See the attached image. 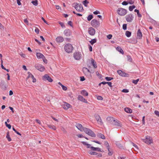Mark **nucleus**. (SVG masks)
I'll list each match as a JSON object with an SVG mask.
<instances>
[{
  "instance_id": "c756f323",
  "label": "nucleus",
  "mask_w": 159,
  "mask_h": 159,
  "mask_svg": "<svg viewBox=\"0 0 159 159\" xmlns=\"http://www.w3.org/2000/svg\"><path fill=\"white\" fill-rule=\"evenodd\" d=\"M48 127L50 129H51L54 130H56V128L55 126L53 125H48Z\"/></svg>"
},
{
  "instance_id": "ddd939ff",
  "label": "nucleus",
  "mask_w": 159,
  "mask_h": 159,
  "mask_svg": "<svg viewBox=\"0 0 159 159\" xmlns=\"http://www.w3.org/2000/svg\"><path fill=\"white\" fill-rule=\"evenodd\" d=\"M44 80H48L49 82H52V79L47 74L45 75L43 78Z\"/></svg>"
},
{
  "instance_id": "393cba45",
  "label": "nucleus",
  "mask_w": 159,
  "mask_h": 159,
  "mask_svg": "<svg viewBox=\"0 0 159 159\" xmlns=\"http://www.w3.org/2000/svg\"><path fill=\"white\" fill-rule=\"evenodd\" d=\"M37 57L39 58H45L44 55L40 53L37 52L36 53Z\"/></svg>"
},
{
  "instance_id": "72a5a7b5",
  "label": "nucleus",
  "mask_w": 159,
  "mask_h": 159,
  "mask_svg": "<svg viewBox=\"0 0 159 159\" xmlns=\"http://www.w3.org/2000/svg\"><path fill=\"white\" fill-rule=\"evenodd\" d=\"M88 152L90 155H96L98 154V153L92 151H89Z\"/></svg>"
},
{
  "instance_id": "a211bd4d",
  "label": "nucleus",
  "mask_w": 159,
  "mask_h": 159,
  "mask_svg": "<svg viewBox=\"0 0 159 159\" xmlns=\"http://www.w3.org/2000/svg\"><path fill=\"white\" fill-rule=\"evenodd\" d=\"M64 33L65 35L66 36H69L71 35V32L70 30L68 29L65 30Z\"/></svg>"
},
{
  "instance_id": "6ab92c4d",
  "label": "nucleus",
  "mask_w": 159,
  "mask_h": 159,
  "mask_svg": "<svg viewBox=\"0 0 159 159\" xmlns=\"http://www.w3.org/2000/svg\"><path fill=\"white\" fill-rule=\"evenodd\" d=\"M114 118L111 117H108L107 118V120L111 124H112V123L114 121Z\"/></svg>"
},
{
  "instance_id": "aec40b11",
  "label": "nucleus",
  "mask_w": 159,
  "mask_h": 159,
  "mask_svg": "<svg viewBox=\"0 0 159 159\" xmlns=\"http://www.w3.org/2000/svg\"><path fill=\"white\" fill-rule=\"evenodd\" d=\"M142 37V34L141 31L140 29H139L137 32V39H140Z\"/></svg>"
},
{
  "instance_id": "423d86ee",
  "label": "nucleus",
  "mask_w": 159,
  "mask_h": 159,
  "mask_svg": "<svg viewBox=\"0 0 159 159\" xmlns=\"http://www.w3.org/2000/svg\"><path fill=\"white\" fill-rule=\"evenodd\" d=\"M118 14L120 16H124L127 13V10L122 8H119L117 10Z\"/></svg>"
},
{
  "instance_id": "9d476101",
  "label": "nucleus",
  "mask_w": 159,
  "mask_h": 159,
  "mask_svg": "<svg viewBox=\"0 0 159 159\" xmlns=\"http://www.w3.org/2000/svg\"><path fill=\"white\" fill-rule=\"evenodd\" d=\"M95 118L97 121L98 123L100 125H102L103 124V122L102 121V120L100 116L98 115H95Z\"/></svg>"
},
{
  "instance_id": "603ef678",
  "label": "nucleus",
  "mask_w": 159,
  "mask_h": 159,
  "mask_svg": "<svg viewBox=\"0 0 159 159\" xmlns=\"http://www.w3.org/2000/svg\"><path fill=\"white\" fill-rule=\"evenodd\" d=\"M145 116H143V118H142V123H143V125H145Z\"/></svg>"
},
{
  "instance_id": "2f4dec72",
  "label": "nucleus",
  "mask_w": 159,
  "mask_h": 159,
  "mask_svg": "<svg viewBox=\"0 0 159 159\" xmlns=\"http://www.w3.org/2000/svg\"><path fill=\"white\" fill-rule=\"evenodd\" d=\"M91 63H92V65H93V66L94 67V68H96L97 67V66L96 64V62H95V61L93 59H92L91 60Z\"/></svg>"
},
{
  "instance_id": "c9c22d12",
  "label": "nucleus",
  "mask_w": 159,
  "mask_h": 159,
  "mask_svg": "<svg viewBox=\"0 0 159 159\" xmlns=\"http://www.w3.org/2000/svg\"><path fill=\"white\" fill-rule=\"evenodd\" d=\"M134 11L135 12H136L138 15V16L139 17H142L141 15L139 13V11L137 9H135Z\"/></svg>"
},
{
  "instance_id": "de8ad7c7",
  "label": "nucleus",
  "mask_w": 159,
  "mask_h": 159,
  "mask_svg": "<svg viewBox=\"0 0 159 159\" xmlns=\"http://www.w3.org/2000/svg\"><path fill=\"white\" fill-rule=\"evenodd\" d=\"M131 143L133 145V146L135 148L136 150H135L136 151V150H138L139 148L138 146L132 142Z\"/></svg>"
},
{
  "instance_id": "338daca9",
  "label": "nucleus",
  "mask_w": 159,
  "mask_h": 159,
  "mask_svg": "<svg viewBox=\"0 0 159 159\" xmlns=\"http://www.w3.org/2000/svg\"><path fill=\"white\" fill-rule=\"evenodd\" d=\"M35 41L37 42L39 45L41 44V42H40L38 40L36 39H35Z\"/></svg>"
},
{
  "instance_id": "f3484780",
  "label": "nucleus",
  "mask_w": 159,
  "mask_h": 159,
  "mask_svg": "<svg viewBox=\"0 0 159 159\" xmlns=\"http://www.w3.org/2000/svg\"><path fill=\"white\" fill-rule=\"evenodd\" d=\"M112 125L119 127H121L122 126V124L120 122L115 120L112 123Z\"/></svg>"
},
{
  "instance_id": "20e7f679",
  "label": "nucleus",
  "mask_w": 159,
  "mask_h": 159,
  "mask_svg": "<svg viewBox=\"0 0 159 159\" xmlns=\"http://www.w3.org/2000/svg\"><path fill=\"white\" fill-rule=\"evenodd\" d=\"M75 5L73 6V7L77 11L81 12L83 10V6L81 4L76 3H73V5Z\"/></svg>"
},
{
  "instance_id": "dca6fc26",
  "label": "nucleus",
  "mask_w": 159,
  "mask_h": 159,
  "mask_svg": "<svg viewBox=\"0 0 159 159\" xmlns=\"http://www.w3.org/2000/svg\"><path fill=\"white\" fill-rule=\"evenodd\" d=\"M28 75L27 77V79L30 78L32 79V81L34 83L36 82V79L34 78V76L31 73L29 72H28Z\"/></svg>"
},
{
  "instance_id": "e2e57ef3",
  "label": "nucleus",
  "mask_w": 159,
  "mask_h": 159,
  "mask_svg": "<svg viewBox=\"0 0 159 159\" xmlns=\"http://www.w3.org/2000/svg\"><path fill=\"white\" fill-rule=\"evenodd\" d=\"M80 81H83L85 80V79L84 76H81L80 77Z\"/></svg>"
},
{
  "instance_id": "3c124183",
  "label": "nucleus",
  "mask_w": 159,
  "mask_h": 159,
  "mask_svg": "<svg viewBox=\"0 0 159 159\" xmlns=\"http://www.w3.org/2000/svg\"><path fill=\"white\" fill-rule=\"evenodd\" d=\"M13 130L15 132V133H16L17 134L21 135V134L20 133L17 131L15 129H14L13 127L12 128Z\"/></svg>"
},
{
  "instance_id": "bf43d9fd",
  "label": "nucleus",
  "mask_w": 159,
  "mask_h": 159,
  "mask_svg": "<svg viewBox=\"0 0 159 159\" xmlns=\"http://www.w3.org/2000/svg\"><path fill=\"white\" fill-rule=\"evenodd\" d=\"M122 92L124 93H127L129 92V90L127 89H123Z\"/></svg>"
},
{
  "instance_id": "cd10ccee",
  "label": "nucleus",
  "mask_w": 159,
  "mask_h": 159,
  "mask_svg": "<svg viewBox=\"0 0 159 159\" xmlns=\"http://www.w3.org/2000/svg\"><path fill=\"white\" fill-rule=\"evenodd\" d=\"M81 94L84 96H87L88 95V93L84 90H82L81 92Z\"/></svg>"
},
{
  "instance_id": "6e6d98bb",
  "label": "nucleus",
  "mask_w": 159,
  "mask_h": 159,
  "mask_svg": "<svg viewBox=\"0 0 159 159\" xmlns=\"http://www.w3.org/2000/svg\"><path fill=\"white\" fill-rule=\"evenodd\" d=\"M112 35L111 34H110L107 35V37L108 39H110L112 37Z\"/></svg>"
},
{
  "instance_id": "0eeeda50",
  "label": "nucleus",
  "mask_w": 159,
  "mask_h": 159,
  "mask_svg": "<svg viewBox=\"0 0 159 159\" xmlns=\"http://www.w3.org/2000/svg\"><path fill=\"white\" fill-rule=\"evenodd\" d=\"M91 24L92 26L94 27L99 26L100 25V23L96 19L93 20L91 22Z\"/></svg>"
},
{
  "instance_id": "680f3d73",
  "label": "nucleus",
  "mask_w": 159,
  "mask_h": 159,
  "mask_svg": "<svg viewBox=\"0 0 159 159\" xmlns=\"http://www.w3.org/2000/svg\"><path fill=\"white\" fill-rule=\"evenodd\" d=\"M107 84L110 87H112V83L111 82H107Z\"/></svg>"
},
{
  "instance_id": "a18cd8bd",
  "label": "nucleus",
  "mask_w": 159,
  "mask_h": 159,
  "mask_svg": "<svg viewBox=\"0 0 159 159\" xmlns=\"http://www.w3.org/2000/svg\"><path fill=\"white\" fill-rule=\"evenodd\" d=\"M59 23L61 25V27L62 28H65V25H64L63 23L61 22H59Z\"/></svg>"
},
{
  "instance_id": "0e129e2a",
  "label": "nucleus",
  "mask_w": 159,
  "mask_h": 159,
  "mask_svg": "<svg viewBox=\"0 0 159 159\" xmlns=\"http://www.w3.org/2000/svg\"><path fill=\"white\" fill-rule=\"evenodd\" d=\"M68 24L71 26H72V22L71 21H69L68 22Z\"/></svg>"
},
{
  "instance_id": "f257e3e1",
  "label": "nucleus",
  "mask_w": 159,
  "mask_h": 159,
  "mask_svg": "<svg viewBox=\"0 0 159 159\" xmlns=\"http://www.w3.org/2000/svg\"><path fill=\"white\" fill-rule=\"evenodd\" d=\"M76 126L78 129L81 131H84L86 134L89 136L93 137H96V135L93 131L89 129L83 127L81 124L79 123L76 124Z\"/></svg>"
},
{
  "instance_id": "bb28decb",
  "label": "nucleus",
  "mask_w": 159,
  "mask_h": 159,
  "mask_svg": "<svg viewBox=\"0 0 159 159\" xmlns=\"http://www.w3.org/2000/svg\"><path fill=\"white\" fill-rule=\"evenodd\" d=\"M116 50L120 53L122 54H124V52L122 48L120 47H117L116 48Z\"/></svg>"
},
{
  "instance_id": "8fccbe9b",
  "label": "nucleus",
  "mask_w": 159,
  "mask_h": 159,
  "mask_svg": "<svg viewBox=\"0 0 159 159\" xmlns=\"http://www.w3.org/2000/svg\"><path fill=\"white\" fill-rule=\"evenodd\" d=\"M154 113L156 116L159 117V111H154Z\"/></svg>"
},
{
  "instance_id": "c85d7f7f",
  "label": "nucleus",
  "mask_w": 159,
  "mask_h": 159,
  "mask_svg": "<svg viewBox=\"0 0 159 159\" xmlns=\"http://www.w3.org/2000/svg\"><path fill=\"white\" fill-rule=\"evenodd\" d=\"M98 136L99 138H101L103 139H105V137L104 135L101 133L98 134Z\"/></svg>"
},
{
  "instance_id": "b1692460",
  "label": "nucleus",
  "mask_w": 159,
  "mask_h": 159,
  "mask_svg": "<svg viewBox=\"0 0 159 159\" xmlns=\"http://www.w3.org/2000/svg\"><path fill=\"white\" fill-rule=\"evenodd\" d=\"M0 85L2 89L4 90H6L7 87V86L5 84V82L4 81H1L0 84Z\"/></svg>"
},
{
  "instance_id": "6e6552de",
  "label": "nucleus",
  "mask_w": 159,
  "mask_h": 159,
  "mask_svg": "<svg viewBox=\"0 0 159 159\" xmlns=\"http://www.w3.org/2000/svg\"><path fill=\"white\" fill-rule=\"evenodd\" d=\"M34 67L36 69L40 71H43L45 69L44 67L40 64H35Z\"/></svg>"
},
{
  "instance_id": "7ed1b4c3",
  "label": "nucleus",
  "mask_w": 159,
  "mask_h": 159,
  "mask_svg": "<svg viewBox=\"0 0 159 159\" xmlns=\"http://www.w3.org/2000/svg\"><path fill=\"white\" fill-rule=\"evenodd\" d=\"M64 49L66 52L70 53L72 52L73 49V47L71 44L68 43L65 45L64 46Z\"/></svg>"
},
{
  "instance_id": "4d7b16f0",
  "label": "nucleus",
  "mask_w": 159,
  "mask_h": 159,
  "mask_svg": "<svg viewBox=\"0 0 159 159\" xmlns=\"http://www.w3.org/2000/svg\"><path fill=\"white\" fill-rule=\"evenodd\" d=\"M93 13L94 14L97 15L98 14H100V12L99 11H94Z\"/></svg>"
},
{
  "instance_id": "a19ab883",
  "label": "nucleus",
  "mask_w": 159,
  "mask_h": 159,
  "mask_svg": "<svg viewBox=\"0 0 159 159\" xmlns=\"http://www.w3.org/2000/svg\"><path fill=\"white\" fill-rule=\"evenodd\" d=\"M135 8V6L134 5H133L132 6H130L129 7V10L130 11H132L133 10V9Z\"/></svg>"
},
{
  "instance_id": "864d4df0",
  "label": "nucleus",
  "mask_w": 159,
  "mask_h": 159,
  "mask_svg": "<svg viewBox=\"0 0 159 159\" xmlns=\"http://www.w3.org/2000/svg\"><path fill=\"white\" fill-rule=\"evenodd\" d=\"M39 29L37 28H36L35 29V32H36L37 34H38L39 33Z\"/></svg>"
},
{
  "instance_id": "4468645a",
  "label": "nucleus",
  "mask_w": 159,
  "mask_h": 159,
  "mask_svg": "<svg viewBox=\"0 0 159 159\" xmlns=\"http://www.w3.org/2000/svg\"><path fill=\"white\" fill-rule=\"evenodd\" d=\"M88 31L89 34L92 36L94 35L95 33V30L93 27L89 28Z\"/></svg>"
},
{
  "instance_id": "4be33fe9",
  "label": "nucleus",
  "mask_w": 159,
  "mask_h": 159,
  "mask_svg": "<svg viewBox=\"0 0 159 159\" xmlns=\"http://www.w3.org/2000/svg\"><path fill=\"white\" fill-rule=\"evenodd\" d=\"M71 106L69 104L65 102L63 105V107L65 110H67Z\"/></svg>"
},
{
  "instance_id": "4c0bfd02",
  "label": "nucleus",
  "mask_w": 159,
  "mask_h": 159,
  "mask_svg": "<svg viewBox=\"0 0 159 159\" xmlns=\"http://www.w3.org/2000/svg\"><path fill=\"white\" fill-rule=\"evenodd\" d=\"M6 138L9 141H11V138L10 137L9 132H8L7 133Z\"/></svg>"
},
{
  "instance_id": "f03ea898",
  "label": "nucleus",
  "mask_w": 159,
  "mask_h": 159,
  "mask_svg": "<svg viewBox=\"0 0 159 159\" xmlns=\"http://www.w3.org/2000/svg\"><path fill=\"white\" fill-rule=\"evenodd\" d=\"M82 143L84 145L87 146V148H90L92 151H97L98 152H101V149L99 148H95L93 147H91V145L88 144L87 143L85 142H82Z\"/></svg>"
},
{
  "instance_id": "473e14b6",
  "label": "nucleus",
  "mask_w": 159,
  "mask_h": 159,
  "mask_svg": "<svg viewBox=\"0 0 159 159\" xmlns=\"http://www.w3.org/2000/svg\"><path fill=\"white\" fill-rule=\"evenodd\" d=\"M116 146L120 148H122L123 147L122 145L120 144V143L118 141L116 142Z\"/></svg>"
},
{
  "instance_id": "9b49d317",
  "label": "nucleus",
  "mask_w": 159,
  "mask_h": 159,
  "mask_svg": "<svg viewBox=\"0 0 159 159\" xmlns=\"http://www.w3.org/2000/svg\"><path fill=\"white\" fill-rule=\"evenodd\" d=\"M125 18L127 22H130L133 20L134 17L132 14H129L126 16Z\"/></svg>"
},
{
  "instance_id": "58836bf2",
  "label": "nucleus",
  "mask_w": 159,
  "mask_h": 159,
  "mask_svg": "<svg viewBox=\"0 0 159 159\" xmlns=\"http://www.w3.org/2000/svg\"><path fill=\"white\" fill-rule=\"evenodd\" d=\"M89 3V2L87 0H85L83 1V4L86 7H87V4Z\"/></svg>"
},
{
  "instance_id": "09e8293b",
  "label": "nucleus",
  "mask_w": 159,
  "mask_h": 159,
  "mask_svg": "<svg viewBox=\"0 0 159 159\" xmlns=\"http://www.w3.org/2000/svg\"><path fill=\"white\" fill-rule=\"evenodd\" d=\"M123 29L124 30H126L127 29V24H124L123 25Z\"/></svg>"
},
{
  "instance_id": "5fc2aeb1",
  "label": "nucleus",
  "mask_w": 159,
  "mask_h": 159,
  "mask_svg": "<svg viewBox=\"0 0 159 159\" xmlns=\"http://www.w3.org/2000/svg\"><path fill=\"white\" fill-rule=\"evenodd\" d=\"M97 99L98 100H102V99H103V98H102V97L101 96H98L97 97Z\"/></svg>"
},
{
  "instance_id": "412c9836",
  "label": "nucleus",
  "mask_w": 159,
  "mask_h": 159,
  "mask_svg": "<svg viewBox=\"0 0 159 159\" xmlns=\"http://www.w3.org/2000/svg\"><path fill=\"white\" fill-rule=\"evenodd\" d=\"M63 40L64 39L63 37L61 36H58L56 39V42L58 43H61L63 41Z\"/></svg>"
},
{
  "instance_id": "a878e982",
  "label": "nucleus",
  "mask_w": 159,
  "mask_h": 159,
  "mask_svg": "<svg viewBox=\"0 0 159 159\" xmlns=\"http://www.w3.org/2000/svg\"><path fill=\"white\" fill-rule=\"evenodd\" d=\"M125 111L126 112L129 113H131L132 112V110L129 107L125 108Z\"/></svg>"
},
{
  "instance_id": "69168bd1",
  "label": "nucleus",
  "mask_w": 159,
  "mask_h": 159,
  "mask_svg": "<svg viewBox=\"0 0 159 159\" xmlns=\"http://www.w3.org/2000/svg\"><path fill=\"white\" fill-rule=\"evenodd\" d=\"M21 0H17V3L18 5H20L21 4L20 1Z\"/></svg>"
},
{
  "instance_id": "f704fd0d",
  "label": "nucleus",
  "mask_w": 159,
  "mask_h": 159,
  "mask_svg": "<svg viewBox=\"0 0 159 159\" xmlns=\"http://www.w3.org/2000/svg\"><path fill=\"white\" fill-rule=\"evenodd\" d=\"M104 145L105 146H106L108 151H109V150L110 149L109 145L107 141L105 142Z\"/></svg>"
},
{
  "instance_id": "37998d69",
  "label": "nucleus",
  "mask_w": 159,
  "mask_h": 159,
  "mask_svg": "<svg viewBox=\"0 0 159 159\" xmlns=\"http://www.w3.org/2000/svg\"><path fill=\"white\" fill-rule=\"evenodd\" d=\"M127 61L129 62H132V59L131 57L129 56H127Z\"/></svg>"
},
{
  "instance_id": "f8f14e48",
  "label": "nucleus",
  "mask_w": 159,
  "mask_h": 159,
  "mask_svg": "<svg viewBox=\"0 0 159 159\" xmlns=\"http://www.w3.org/2000/svg\"><path fill=\"white\" fill-rule=\"evenodd\" d=\"M82 70L84 74L87 76H90L91 75V72L87 68L84 67L83 68Z\"/></svg>"
},
{
  "instance_id": "49530a36",
  "label": "nucleus",
  "mask_w": 159,
  "mask_h": 159,
  "mask_svg": "<svg viewBox=\"0 0 159 159\" xmlns=\"http://www.w3.org/2000/svg\"><path fill=\"white\" fill-rule=\"evenodd\" d=\"M113 78H112V77H107L105 78V79L107 80V81H110V80H111L113 79Z\"/></svg>"
},
{
  "instance_id": "79ce46f5",
  "label": "nucleus",
  "mask_w": 159,
  "mask_h": 159,
  "mask_svg": "<svg viewBox=\"0 0 159 159\" xmlns=\"http://www.w3.org/2000/svg\"><path fill=\"white\" fill-rule=\"evenodd\" d=\"M93 18V16L92 15H89L87 17V20L88 21H90Z\"/></svg>"
},
{
  "instance_id": "2eb2a0df",
  "label": "nucleus",
  "mask_w": 159,
  "mask_h": 159,
  "mask_svg": "<svg viewBox=\"0 0 159 159\" xmlns=\"http://www.w3.org/2000/svg\"><path fill=\"white\" fill-rule=\"evenodd\" d=\"M117 73L120 76L123 77H128V74L120 70L117 71Z\"/></svg>"
},
{
  "instance_id": "7c9ffc66",
  "label": "nucleus",
  "mask_w": 159,
  "mask_h": 159,
  "mask_svg": "<svg viewBox=\"0 0 159 159\" xmlns=\"http://www.w3.org/2000/svg\"><path fill=\"white\" fill-rule=\"evenodd\" d=\"M125 35L128 37H129L131 36V33L128 31H127L125 32Z\"/></svg>"
},
{
  "instance_id": "5701e85b",
  "label": "nucleus",
  "mask_w": 159,
  "mask_h": 159,
  "mask_svg": "<svg viewBox=\"0 0 159 159\" xmlns=\"http://www.w3.org/2000/svg\"><path fill=\"white\" fill-rule=\"evenodd\" d=\"M78 99L79 100H80L82 102H84L85 103H87L88 102L85 99H84L82 96L79 95L78 96Z\"/></svg>"
},
{
  "instance_id": "774afa93",
  "label": "nucleus",
  "mask_w": 159,
  "mask_h": 159,
  "mask_svg": "<svg viewBox=\"0 0 159 159\" xmlns=\"http://www.w3.org/2000/svg\"><path fill=\"white\" fill-rule=\"evenodd\" d=\"M77 136L79 138H83L84 137V136L81 134H79L77 135Z\"/></svg>"
},
{
  "instance_id": "052dcab7",
  "label": "nucleus",
  "mask_w": 159,
  "mask_h": 159,
  "mask_svg": "<svg viewBox=\"0 0 159 159\" xmlns=\"http://www.w3.org/2000/svg\"><path fill=\"white\" fill-rule=\"evenodd\" d=\"M122 4L123 5H126L128 4V3L126 1H124L122 2Z\"/></svg>"
},
{
  "instance_id": "39448f33",
  "label": "nucleus",
  "mask_w": 159,
  "mask_h": 159,
  "mask_svg": "<svg viewBox=\"0 0 159 159\" xmlns=\"http://www.w3.org/2000/svg\"><path fill=\"white\" fill-rule=\"evenodd\" d=\"M142 141L143 142L148 144H149L153 142L152 138L149 136H146V138L144 139H142Z\"/></svg>"
},
{
  "instance_id": "ea45409f",
  "label": "nucleus",
  "mask_w": 159,
  "mask_h": 159,
  "mask_svg": "<svg viewBox=\"0 0 159 159\" xmlns=\"http://www.w3.org/2000/svg\"><path fill=\"white\" fill-rule=\"evenodd\" d=\"M89 42L92 45H93L96 42V39H93L90 41Z\"/></svg>"
},
{
  "instance_id": "e433bc0d",
  "label": "nucleus",
  "mask_w": 159,
  "mask_h": 159,
  "mask_svg": "<svg viewBox=\"0 0 159 159\" xmlns=\"http://www.w3.org/2000/svg\"><path fill=\"white\" fill-rule=\"evenodd\" d=\"M31 3L35 6H37L38 4V1L37 0L32 1Z\"/></svg>"
},
{
  "instance_id": "13d9d810",
  "label": "nucleus",
  "mask_w": 159,
  "mask_h": 159,
  "mask_svg": "<svg viewBox=\"0 0 159 159\" xmlns=\"http://www.w3.org/2000/svg\"><path fill=\"white\" fill-rule=\"evenodd\" d=\"M62 87L63 90H64L66 91L67 89V88L64 85L62 86Z\"/></svg>"
},
{
  "instance_id": "1a4fd4ad",
  "label": "nucleus",
  "mask_w": 159,
  "mask_h": 159,
  "mask_svg": "<svg viewBox=\"0 0 159 159\" xmlns=\"http://www.w3.org/2000/svg\"><path fill=\"white\" fill-rule=\"evenodd\" d=\"M74 57L76 60H79L81 57V54L78 52H76L74 54Z\"/></svg>"
},
{
  "instance_id": "c03bdc74",
  "label": "nucleus",
  "mask_w": 159,
  "mask_h": 159,
  "mask_svg": "<svg viewBox=\"0 0 159 159\" xmlns=\"http://www.w3.org/2000/svg\"><path fill=\"white\" fill-rule=\"evenodd\" d=\"M139 79H137L136 80H132V83H133L135 84H137L138 81H139Z\"/></svg>"
}]
</instances>
